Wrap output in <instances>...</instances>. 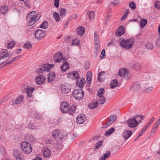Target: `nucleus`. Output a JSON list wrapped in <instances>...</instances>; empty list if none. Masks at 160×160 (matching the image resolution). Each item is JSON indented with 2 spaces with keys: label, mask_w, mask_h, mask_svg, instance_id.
<instances>
[{
  "label": "nucleus",
  "mask_w": 160,
  "mask_h": 160,
  "mask_svg": "<svg viewBox=\"0 0 160 160\" xmlns=\"http://www.w3.org/2000/svg\"><path fill=\"white\" fill-rule=\"evenodd\" d=\"M76 110V107L74 105H72L70 109L69 110V113L70 114H72Z\"/></svg>",
  "instance_id": "obj_43"
},
{
  "label": "nucleus",
  "mask_w": 160,
  "mask_h": 160,
  "mask_svg": "<svg viewBox=\"0 0 160 160\" xmlns=\"http://www.w3.org/2000/svg\"><path fill=\"white\" fill-rule=\"evenodd\" d=\"M60 109L61 111L63 113L68 112L69 109V104L66 102H62L60 105Z\"/></svg>",
  "instance_id": "obj_11"
},
{
  "label": "nucleus",
  "mask_w": 160,
  "mask_h": 160,
  "mask_svg": "<svg viewBox=\"0 0 160 160\" xmlns=\"http://www.w3.org/2000/svg\"><path fill=\"white\" fill-rule=\"evenodd\" d=\"M52 136L55 138H58L62 139L64 137V135L62 132L59 131L58 129H55L52 132Z\"/></svg>",
  "instance_id": "obj_9"
},
{
  "label": "nucleus",
  "mask_w": 160,
  "mask_h": 160,
  "mask_svg": "<svg viewBox=\"0 0 160 160\" xmlns=\"http://www.w3.org/2000/svg\"><path fill=\"white\" fill-rule=\"evenodd\" d=\"M105 49H103L102 51V52L100 55V57L102 59L104 58L105 55Z\"/></svg>",
  "instance_id": "obj_59"
},
{
  "label": "nucleus",
  "mask_w": 160,
  "mask_h": 160,
  "mask_svg": "<svg viewBox=\"0 0 160 160\" xmlns=\"http://www.w3.org/2000/svg\"><path fill=\"white\" fill-rule=\"evenodd\" d=\"M59 0H54V5L57 8H58L59 6Z\"/></svg>",
  "instance_id": "obj_57"
},
{
  "label": "nucleus",
  "mask_w": 160,
  "mask_h": 160,
  "mask_svg": "<svg viewBox=\"0 0 160 160\" xmlns=\"http://www.w3.org/2000/svg\"><path fill=\"white\" fill-rule=\"evenodd\" d=\"M79 75L77 71H74L68 73L67 75L68 78L71 79H77L79 78Z\"/></svg>",
  "instance_id": "obj_18"
},
{
  "label": "nucleus",
  "mask_w": 160,
  "mask_h": 160,
  "mask_svg": "<svg viewBox=\"0 0 160 160\" xmlns=\"http://www.w3.org/2000/svg\"><path fill=\"white\" fill-rule=\"evenodd\" d=\"M117 117L116 115H112L108 118V122L111 124L116 120Z\"/></svg>",
  "instance_id": "obj_30"
},
{
  "label": "nucleus",
  "mask_w": 160,
  "mask_h": 160,
  "mask_svg": "<svg viewBox=\"0 0 160 160\" xmlns=\"http://www.w3.org/2000/svg\"><path fill=\"white\" fill-rule=\"evenodd\" d=\"M54 147L57 149H60L62 148V146L60 143H57L55 144Z\"/></svg>",
  "instance_id": "obj_55"
},
{
  "label": "nucleus",
  "mask_w": 160,
  "mask_h": 160,
  "mask_svg": "<svg viewBox=\"0 0 160 160\" xmlns=\"http://www.w3.org/2000/svg\"><path fill=\"white\" fill-rule=\"evenodd\" d=\"M134 43V40L132 39H130L125 40L123 39L120 42V46L126 49H129L133 45Z\"/></svg>",
  "instance_id": "obj_1"
},
{
  "label": "nucleus",
  "mask_w": 160,
  "mask_h": 160,
  "mask_svg": "<svg viewBox=\"0 0 160 160\" xmlns=\"http://www.w3.org/2000/svg\"><path fill=\"white\" fill-rule=\"evenodd\" d=\"M94 37L95 43V48L98 51L99 50L98 43L99 42V40L98 33L96 31L94 32Z\"/></svg>",
  "instance_id": "obj_19"
},
{
  "label": "nucleus",
  "mask_w": 160,
  "mask_h": 160,
  "mask_svg": "<svg viewBox=\"0 0 160 160\" xmlns=\"http://www.w3.org/2000/svg\"><path fill=\"white\" fill-rule=\"evenodd\" d=\"M46 79V78L43 75H39L35 78L36 83L38 85H40L43 83Z\"/></svg>",
  "instance_id": "obj_14"
},
{
  "label": "nucleus",
  "mask_w": 160,
  "mask_h": 160,
  "mask_svg": "<svg viewBox=\"0 0 160 160\" xmlns=\"http://www.w3.org/2000/svg\"><path fill=\"white\" fill-rule=\"evenodd\" d=\"M154 6L157 8L160 9V2L157 1L155 2Z\"/></svg>",
  "instance_id": "obj_54"
},
{
  "label": "nucleus",
  "mask_w": 160,
  "mask_h": 160,
  "mask_svg": "<svg viewBox=\"0 0 160 160\" xmlns=\"http://www.w3.org/2000/svg\"><path fill=\"white\" fill-rule=\"evenodd\" d=\"M23 47L25 48L30 49L32 48L31 44L30 42H27L24 45Z\"/></svg>",
  "instance_id": "obj_50"
},
{
  "label": "nucleus",
  "mask_w": 160,
  "mask_h": 160,
  "mask_svg": "<svg viewBox=\"0 0 160 160\" xmlns=\"http://www.w3.org/2000/svg\"><path fill=\"white\" fill-rule=\"evenodd\" d=\"M111 152L109 151H107L105 154L102 155V156L106 160L110 156Z\"/></svg>",
  "instance_id": "obj_49"
},
{
  "label": "nucleus",
  "mask_w": 160,
  "mask_h": 160,
  "mask_svg": "<svg viewBox=\"0 0 160 160\" xmlns=\"http://www.w3.org/2000/svg\"><path fill=\"white\" fill-rule=\"evenodd\" d=\"M76 31L78 35L82 36L84 33L85 28L82 26H80L77 29Z\"/></svg>",
  "instance_id": "obj_24"
},
{
  "label": "nucleus",
  "mask_w": 160,
  "mask_h": 160,
  "mask_svg": "<svg viewBox=\"0 0 160 160\" xmlns=\"http://www.w3.org/2000/svg\"><path fill=\"white\" fill-rule=\"evenodd\" d=\"M35 90L34 88L29 87H28L25 88V90L22 91L23 93L26 92L28 96L31 97L32 96V93L33 91Z\"/></svg>",
  "instance_id": "obj_17"
},
{
  "label": "nucleus",
  "mask_w": 160,
  "mask_h": 160,
  "mask_svg": "<svg viewBox=\"0 0 160 160\" xmlns=\"http://www.w3.org/2000/svg\"><path fill=\"white\" fill-rule=\"evenodd\" d=\"M160 124V118H159L156 122L154 126H157L158 128L159 125Z\"/></svg>",
  "instance_id": "obj_64"
},
{
  "label": "nucleus",
  "mask_w": 160,
  "mask_h": 160,
  "mask_svg": "<svg viewBox=\"0 0 160 160\" xmlns=\"http://www.w3.org/2000/svg\"><path fill=\"white\" fill-rule=\"evenodd\" d=\"M48 23L46 21H44L40 26V28L45 29L48 28Z\"/></svg>",
  "instance_id": "obj_47"
},
{
  "label": "nucleus",
  "mask_w": 160,
  "mask_h": 160,
  "mask_svg": "<svg viewBox=\"0 0 160 160\" xmlns=\"http://www.w3.org/2000/svg\"><path fill=\"white\" fill-rule=\"evenodd\" d=\"M0 60L6 59V60L9 59V54L8 51L6 49L2 50L0 52Z\"/></svg>",
  "instance_id": "obj_12"
},
{
  "label": "nucleus",
  "mask_w": 160,
  "mask_h": 160,
  "mask_svg": "<svg viewBox=\"0 0 160 160\" xmlns=\"http://www.w3.org/2000/svg\"><path fill=\"white\" fill-rule=\"evenodd\" d=\"M71 90L70 88L68 85L62 84L60 88L61 92L63 94H67Z\"/></svg>",
  "instance_id": "obj_13"
},
{
  "label": "nucleus",
  "mask_w": 160,
  "mask_h": 160,
  "mask_svg": "<svg viewBox=\"0 0 160 160\" xmlns=\"http://www.w3.org/2000/svg\"><path fill=\"white\" fill-rule=\"evenodd\" d=\"M24 100V96L23 95H21L18 97L15 101V102L13 103L15 104H19Z\"/></svg>",
  "instance_id": "obj_22"
},
{
  "label": "nucleus",
  "mask_w": 160,
  "mask_h": 160,
  "mask_svg": "<svg viewBox=\"0 0 160 160\" xmlns=\"http://www.w3.org/2000/svg\"><path fill=\"white\" fill-rule=\"evenodd\" d=\"M98 103L95 100V101H92L91 103V109H94L98 107Z\"/></svg>",
  "instance_id": "obj_34"
},
{
  "label": "nucleus",
  "mask_w": 160,
  "mask_h": 160,
  "mask_svg": "<svg viewBox=\"0 0 160 160\" xmlns=\"http://www.w3.org/2000/svg\"><path fill=\"white\" fill-rule=\"evenodd\" d=\"M36 12L35 11H33L30 13H29L27 15V17H36Z\"/></svg>",
  "instance_id": "obj_53"
},
{
  "label": "nucleus",
  "mask_w": 160,
  "mask_h": 160,
  "mask_svg": "<svg viewBox=\"0 0 160 160\" xmlns=\"http://www.w3.org/2000/svg\"><path fill=\"white\" fill-rule=\"evenodd\" d=\"M66 10L64 8H61L59 10V15L61 17H64L66 14Z\"/></svg>",
  "instance_id": "obj_40"
},
{
  "label": "nucleus",
  "mask_w": 160,
  "mask_h": 160,
  "mask_svg": "<svg viewBox=\"0 0 160 160\" xmlns=\"http://www.w3.org/2000/svg\"><path fill=\"white\" fill-rule=\"evenodd\" d=\"M21 148L23 151L26 154H29L32 151L31 145L29 143L24 141L21 145Z\"/></svg>",
  "instance_id": "obj_3"
},
{
  "label": "nucleus",
  "mask_w": 160,
  "mask_h": 160,
  "mask_svg": "<svg viewBox=\"0 0 160 160\" xmlns=\"http://www.w3.org/2000/svg\"><path fill=\"white\" fill-rule=\"evenodd\" d=\"M102 141H100L98 142L97 143H96L95 145V148L94 149L96 150L98 149L102 145Z\"/></svg>",
  "instance_id": "obj_46"
},
{
  "label": "nucleus",
  "mask_w": 160,
  "mask_h": 160,
  "mask_svg": "<svg viewBox=\"0 0 160 160\" xmlns=\"http://www.w3.org/2000/svg\"><path fill=\"white\" fill-rule=\"evenodd\" d=\"M145 48L148 49L152 50L154 48L153 43L150 42H147L145 45Z\"/></svg>",
  "instance_id": "obj_33"
},
{
  "label": "nucleus",
  "mask_w": 160,
  "mask_h": 160,
  "mask_svg": "<svg viewBox=\"0 0 160 160\" xmlns=\"http://www.w3.org/2000/svg\"><path fill=\"white\" fill-rule=\"evenodd\" d=\"M125 33V28L124 27L120 26L118 28V30L116 31V34L118 36H121Z\"/></svg>",
  "instance_id": "obj_20"
},
{
  "label": "nucleus",
  "mask_w": 160,
  "mask_h": 160,
  "mask_svg": "<svg viewBox=\"0 0 160 160\" xmlns=\"http://www.w3.org/2000/svg\"><path fill=\"white\" fill-rule=\"evenodd\" d=\"M22 57V56L21 55L19 56H17L15 58H12L11 60V61H12V62L16 60H18L19 58H20Z\"/></svg>",
  "instance_id": "obj_62"
},
{
  "label": "nucleus",
  "mask_w": 160,
  "mask_h": 160,
  "mask_svg": "<svg viewBox=\"0 0 160 160\" xmlns=\"http://www.w3.org/2000/svg\"><path fill=\"white\" fill-rule=\"evenodd\" d=\"M41 16V15L40 13H38L37 14L36 17H26V20L28 21L27 25L28 26H31L33 25L36 21L39 20Z\"/></svg>",
  "instance_id": "obj_5"
},
{
  "label": "nucleus",
  "mask_w": 160,
  "mask_h": 160,
  "mask_svg": "<svg viewBox=\"0 0 160 160\" xmlns=\"http://www.w3.org/2000/svg\"><path fill=\"white\" fill-rule=\"evenodd\" d=\"M42 152L43 156L45 158L49 157L51 154V151L47 147L43 148Z\"/></svg>",
  "instance_id": "obj_21"
},
{
  "label": "nucleus",
  "mask_w": 160,
  "mask_h": 160,
  "mask_svg": "<svg viewBox=\"0 0 160 160\" xmlns=\"http://www.w3.org/2000/svg\"><path fill=\"white\" fill-rule=\"evenodd\" d=\"M153 88L152 86L148 87L145 88L143 92L145 93H149L151 92L153 90Z\"/></svg>",
  "instance_id": "obj_42"
},
{
  "label": "nucleus",
  "mask_w": 160,
  "mask_h": 160,
  "mask_svg": "<svg viewBox=\"0 0 160 160\" xmlns=\"http://www.w3.org/2000/svg\"><path fill=\"white\" fill-rule=\"evenodd\" d=\"M86 117L84 114H79L77 117L76 122L78 124H81L83 123L85 121Z\"/></svg>",
  "instance_id": "obj_15"
},
{
  "label": "nucleus",
  "mask_w": 160,
  "mask_h": 160,
  "mask_svg": "<svg viewBox=\"0 0 160 160\" xmlns=\"http://www.w3.org/2000/svg\"><path fill=\"white\" fill-rule=\"evenodd\" d=\"M132 67L133 68L136 70L139 69L140 68V64L138 62H134L132 63Z\"/></svg>",
  "instance_id": "obj_45"
},
{
  "label": "nucleus",
  "mask_w": 160,
  "mask_h": 160,
  "mask_svg": "<svg viewBox=\"0 0 160 160\" xmlns=\"http://www.w3.org/2000/svg\"><path fill=\"white\" fill-rule=\"evenodd\" d=\"M13 152L14 156L16 160H23V156L21 151L14 149Z\"/></svg>",
  "instance_id": "obj_10"
},
{
  "label": "nucleus",
  "mask_w": 160,
  "mask_h": 160,
  "mask_svg": "<svg viewBox=\"0 0 160 160\" xmlns=\"http://www.w3.org/2000/svg\"><path fill=\"white\" fill-rule=\"evenodd\" d=\"M140 88V85L137 84H133L131 88V90L132 91H136L139 89Z\"/></svg>",
  "instance_id": "obj_41"
},
{
  "label": "nucleus",
  "mask_w": 160,
  "mask_h": 160,
  "mask_svg": "<svg viewBox=\"0 0 160 160\" xmlns=\"http://www.w3.org/2000/svg\"><path fill=\"white\" fill-rule=\"evenodd\" d=\"M114 131L115 129L114 128H110L106 130L104 134L105 136L106 137H108Z\"/></svg>",
  "instance_id": "obj_32"
},
{
  "label": "nucleus",
  "mask_w": 160,
  "mask_h": 160,
  "mask_svg": "<svg viewBox=\"0 0 160 160\" xmlns=\"http://www.w3.org/2000/svg\"><path fill=\"white\" fill-rule=\"evenodd\" d=\"M87 80L88 82V83L87 84V86L88 87H89L90 86V72H88L87 74Z\"/></svg>",
  "instance_id": "obj_48"
},
{
  "label": "nucleus",
  "mask_w": 160,
  "mask_h": 160,
  "mask_svg": "<svg viewBox=\"0 0 160 160\" xmlns=\"http://www.w3.org/2000/svg\"><path fill=\"white\" fill-rule=\"evenodd\" d=\"M105 92L104 88H102L99 89L97 91V96L103 97V95Z\"/></svg>",
  "instance_id": "obj_36"
},
{
  "label": "nucleus",
  "mask_w": 160,
  "mask_h": 160,
  "mask_svg": "<svg viewBox=\"0 0 160 160\" xmlns=\"http://www.w3.org/2000/svg\"><path fill=\"white\" fill-rule=\"evenodd\" d=\"M69 68V65L68 62L66 61L63 62L62 65L61 67L62 71L65 72Z\"/></svg>",
  "instance_id": "obj_28"
},
{
  "label": "nucleus",
  "mask_w": 160,
  "mask_h": 160,
  "mask_svg": "<svg viewBox=\"0 0 160 160\" xmlns=\"http://www.w3.org/2000/svg\"><path fill=\"white\" fill-rule=\"evenodd\" d=\"M15 44V43L13 42H11L8 43L7 44V48H12Z\"/></svg>",
  "instance_id": "obj_52"
},
{
  "label": "nucleus",
  "mask_w": 160,
  "mask_h": 160,
  "mask_svg": "<svg viewBox=\"0 0 160 160\" xmlns=\"http://www.w3.org/2000/svg\"><path fill=\"white\" fill-rule=\"evenodd\" d=\"M34 34L36 39L40 40L44 38L46 35V32L44 30L38 29L35 32Z\"/></svg>",
  "instance_id": "obj_7"
},
{
  "label": "nucleus",
  "mask_w": 160,
  "mask_h": 160,
  "mask_svg": "<svg viewBox=\"0 0 160 160\" xmlns=\"http://www.w3.org/2000/svg\"><path fill=\"white\" fill-rule=\"evenodd\" d=\"M105 72L104 71H102L99 73L98 78L99 82H102L105 80Z\"/></svg>",
  "instance_id": "obj_26"
},
{
  "label": "nucleus",
  "mask_w": 160,
  "mask_h": 160,
  "mask_svg": "<svg viewBox=\"0 0 160 160\" xmlns=\"http://www.w3.org/2000/svg\"><path fill=\"white\" fill-rule=\"evenodd\" d=\"M129 8L133 10H135L136 8V5L134 1L130 2L129 3Z\"/></svg>",
  "instance_id": "obj_38"
},
{
  "label": "nucleus",
  "mask_w": 160,
  "mask_h": 160,
  "mask_svg": "<svg viewBox=\"0 0 160 160\" xmlns=\"http://www.w3.org/2000/svg\"><path fill=\"white\" fill-rule=\"evenodd\" d=\"M53 66V64L50 65L48 63L42 65L37 69L36 72L38 74H42L44 72L49 71Z\"/></svg>",
  "instance_id": "obj_2"
},
{
  "label": "nucleus",
  "mask_w": 160,
  "mask_h": 160,
  "mask_svg": "<svg viewBox=\"0 0 160 160\" xmlns=\"http://www.w3.org/2000/svg\"><path fill=\"white\" fill-rule=\"evenodd\" d=\"M132 132L130 130H127L123 134V137L126 139H127L132 135Z\"/></svg>",
  "instance_id": "obj_29"
},
{
  "label": "nucleus",
  "mask_w": 160,
  "mask_h": 160,
  "mask_svg": "<svg viewBox=\"0 0 160 160\" xmlns=\"http://www.w3.org/2000/svg\"><path fill=\"white\" fill-rule=\"evenodd\" d=\"M28 127L29 128L32 129H37V127L32 122H31L29 123Z\"/></svg>",
  "instance_id": "obj_51"
},
{
  "label": "nucleus",
  "mask_w": 160,
  "mask_h": 160,
  "mask_svg": "<svg viewBox=\"0 0 160 160\" xmlns=\"http://www.w3.org/2000/svg\"><path fill=\"white\" fill-rule=\"evenodd\" d=\"M111 125V124L108 121V122L106 123L105 124H103L102 125V128H104L108 126L109 125Z\"/></svg>",
  "instance_id": "obj_63"
},
{
  "label": "nucleus",
  "mask_w": 160,
  "mask_h": 160,
  "mask_svg": "<svg viewBox=\"0 0 160 160\" xmlns=\"http://www.w3.org/2000/svg\"><path fill=\"white\" fill-rule=\"evenodd\" d=\"M8 8L7 6H2L1 7L0 11L3 14H5L7 12Z\"/></svg>",
  "instance_id": "obj_37"
},
{
  "label": "nucleus",
  "mask_w": 160,
  "mask_h": 160,
  "mask_svg": "<svg viewBox=\"0 0 160 160\" xmlns=\"http://www.w3.org/2000/svg\"><path fill=\"white\" fill-rule=\"evenodd\" d=\"M56 77L55 73L53 72L49 73L48 76V81L49 82H51L53 81Z\"/></svg>",
  "instance_id": "obj_27"
},
{
  "label": "nucleus",
  "mask_w": 160,
  "mask_h": 160,
  "mask_svg": "<svg viewBox=\"0 0 160 160\" xmlns=\"http://www.w3.org/2000/svg\"><path fill=\"white\" fill-rule=\"evenodd\" d=\"M79 87L81 89V88H82L84 86V84L83 82H82V79L81 81H80L79 84Z\"/></svg>",
  "instance_id": "obj_61"
},
{
  "label": "nucleus",
  "mask_w": 160,
  "mask_h": 160,
  "mask_svg": "<svg viewBox=\"0 0 160 160\" xmlns=\"http://www.w3.org/2000/svg\"><path fill=\"white\" fill-rule=\"evenodd\" d=\"M137 116H135L134 117L132 118L129 119L127 121V124L128 126L131 128H133L138 125L141 122V120L139 121H137Z\"/></svg>",
  "instance_id": "obj_6"
},
{
  "label": "nucleus",
  "mask_w": 160,
  "mask_h": 160,
  "mask_svg": "<svg viewBox=\"0 0 160 160\" xmlns=\"http://www.w3.org/2000/svg\"><path fill=\"white\" fill-rule=\"evenodd\" d=\"M95 18V12L91 11V20H93Z\"/></svg>",
  "instance_id": "obj_56"
},
{
  "label": "nucleus",
  "mask_w": 160,
  "mask_h": 160,
  "mask_svg": "<svg viewBox=\"0 0 160 160\" xmlns=\"http://www.w3.org/2000/svg\"><path fill=\"white\" fill-rule=\"evenodd\" d=\"M155 118L154 117H152L150 120L147 123L145 126L141 130V132H140L139 136H141L145 132V131L147 130L148 128L149 127L150 125L154 121Z\"/></svg>",
  "instance_id": "obj_8"
},
{
  "label": "nucleus",
  "mask_w": 160,
  "mask_h": 160,
  "mask_svg": "<svg viewBox=\"0 0 160 160\" xmlns=\"http://www.w3.org/2000/svg\"><path fill=\"white\" fill-rule=\"evenodd\" d=\"M158 127L154 125L151 130V133H154L158 129Z\"/></svg>",
  "instance_id": "obj_58"
},
{
  "label": "nucleus",
  "mask_w": 160,
  "mask_h": 160,
  "mask_svg": "<svg viewBox=\"0 0 160 160\" xmlns=\"http://www.w3.org/2000/svg\"><path fill=\"white\" fill-rule=\"evenodd\" d=\"M54 61L57 62L59 63L61 61L64 59L61 52H59L55 54L53 57Z\"/></svg>",
  "instance_id": "obj_16"
},
{
  "label": "nucleus",
  "mask_w": 160,
  "mask_h": 160,
  "mask_svg": "<svg viewBox=\"0 0 160 160\" xmlns=\"http://www.w3.org/2000/svg\"><path fill=\"white\" fill-rule=\"evenodd\" d=\"M59 16V14L56 12H55L53 13V18H55V20L57 21H59L60 20V18Z\"/></svg>",
  "instance_id": "obj_44"
},
{
  "label": "nucleus",
  "mask_w": 160,
  "mask_h": 160,
  "mask_svg": "<svg viewBox=\"0 0 160 160\" xmlns=\"http://www.w3.org/2000/svg\"><path fill=\"white\" fill-rule=\"evenodd\" d=\"M118 75L120 77H126V75L128 76V72L125 68L121 69L119 71Z\"/></svg>",
  "instance_id": "obj_23"
},
{
  "label": "nucleus",
  "mask_w": 160,
  "mask_h": 160,
  "mask_svg": "<svg viewBox=\"0 0 160 160\" xmlns=\"http://www.w3.org/2000/svg\"><path fill=\"white\" fill-rule=\"evenodd\" d=\"M98 105H102L104 103L105 99L104 97L97 96L95 99Z\"/></svg>",
  "instance_id": "obj_25"
},
{
  "label": "nucleus",
  "mask_w": 160,
  "mask_h": 160,
  "mask_svg": "<svg viewBox=\"0 0 160 160\" xmlns=\"http://www.w3.org/2000/svg\"><path fill=\"white\" fill-rule=\"evenodd\" d=\"M136 116H137V118L138 120V118L140 119V120H141V121L142 120H143L145 118V116L143 115H135Z\"/></svg>",
  "instance_id": "obj_60"
},
{
  "label": "nucleus",
  "mask_w": 160,
  "mask_h": 160,
  "mask_svg": "<svg viewBox=\"0 0 160 160\" xmlns=\"http://www.w3.org/2000/svg\"><path fill=\"white\" fill-rule=\"evenodd\" d=\"M84 92L81 89H76L73 92V96L77 100L81 99L84 97Z\"/></svg>",
  "instance_id": "obj_4"
},
{
  "label": "nucleus",
  "mask_w": 160,
  "mask_h": 160,
  "mask_svg": "<svg viewBox=\"0 0 160 160\" xmlns=\"http://www.w3.org/2000/svg\"><path fill=\"white\" fill-rule=\"evenodd\" d=\"M80 44V40L78 38L74 39L72 41L71 45L72 46H79Z\"/></svg>",
  "instance_id": "obj_39"
},
{
  "label": "nucleus",
  "mask_w": 160,
  "mask_h": 160,
  "mask_svg": "<svg viewBox=\"0 0 160 160\" xmlns=\"http://www.w3.org/2000/svg\"><path fill=\"white\" fill-rule=\"evenodd\" d=\"M148 21L145 19H142L140 23V25L141 28L144 27L147 23Z\"/></svg>",
  "instance_id": "obj_35"
},
{
  "label": "nucleus",
  "mask_w": 160,
  "mask_h": 160,
  "mask_svg": "<svg viewBox=\"0 0 160 160\" xmlns=\"http://www.w3.org/2000/svg\"><path fill=\"white\" fill-rule=\"evenodd\" d=\"M118 84V81L116 79L112 80L110 83L111 88H114L117 87Z\"/></svg>",
  "instance_id": "obj_31"
}]
</instances>
